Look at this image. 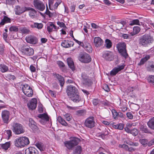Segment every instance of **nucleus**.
<instances>
[{
	"label": "nucleus",
	"instance_id": "nucleus-1",
	"mask_svg": "<svg viewBox=\"0 0 154 154\" xmlns=\"http://www.w3.org/2000/svg\"><path fill=\"white\" fill-rule=\"evenodd\" d=\"M139 41L140 45L144 47H147L153 42V39L150 35L145 34L140 37Z\"/></svg>",
	"mask_w": 154,
	"mask_h": 154
},
{
	"label": "nucleus",
	"instance_id": "nucleus-2",
	"mask_svg": "<svg viewBox=\"0 0 154 154\" xmlns=\"http://www.w3.org/2000/svg\"><path fill=\"white\" fill-rule=\"evenodd\" d=\"M70 140L64 142L65 146L69 149H72L75 146L77 145L80 140L77 137H71Z\"/></svg>",
	"mask_w": 154,
	"mask_h": 154
},
{
	"label": "nucleus",
	"instance_id": "nucleus-3",
	"mask_svg": "<svg viewBox=\"0 0 154 154\" xmlns=\"http://www.w3.org/2000/svg\"><path fill=\"white\" fill-rule=\"evenodd\" d=\"M29 143V138L26 137H19L16 139L14 141L15 145L18 147H22Z\"/></svg>",
	"mask_w": 154,
	"mask_h": 154
},
{
	"label": "nucleus",
	"instance_id": "nucleus-4",
	"mask_svg": "<svg viewBox=\"0 0 154 154\" xmlns=\"http://www.w3.org/2000/svg\"><path fill=\"white\" fill-rule=\"evenodd\" d=\"M117 48L121 56L126 59L128 57V54L126 49V44L124 42H120L116 45Z\"/></svg>",
	"mask_w": 154,
	"mask_h": 154
},
{
	"label": "nucleus",
	"instance_id": "nucleus-5",
	"mask_svg": "<svg viewBox=\"0 0 154 154\" xmlns=\"http://www.w3.org/2000/svg\"><path fill=\"white\" fill-rule=\"evenodd\" d=\"M20 51L23 55L27 56L32 55L34 54V49L27 45H23L20 48Z\"/></svg>",
	"mask_w": 154,
	"mask_h": 154
},
{
	"label": "nucleus",
	"instance_id": "nucleus-6",
	"mask_svg": "<svg viewBox=\"0 0 154 154\" xmlns=\"http://www.w3.org/2000/svg\"><path fill=\"white\" fill-rule=\"evenodd\" d=\"M12 127L13 131L16 134H19L25 131L23 125L19 123H14L12 125Z\"/></svg>",
	"mask_w": 154,
	"mask_h": 154
},
{
	"label": "nucleus",
	"instance_id": "nucleus-7",
	"mask_svg": "<svg viewBox=\"0 0 154 154\" xmlns=\"http://www.w3.org/2000/svg\"><path fill=\"white\" fill-rule=\"evenodd\" d=\"M66 92L68 96H79L78 94V90L72 85L67 86Z\"/></svg>",
	"mask_w": 154,
	"mask_h": 154
},
{
	"label": "nucleus",
	"instance_id": "nucleus-8",
	"mask_svg": "<svg viewBox=\"0 0 154 154\" xmlns=\"http://www.w3.org/2000/svg\"><path fill=\"white\" fill-rule=\"evenodd\" d=\"M22 89L23 92L26 96H31L33 94L32 88L27 84H23Z\"/></svg>",
	"mask_w": 154,
	"mask_h": 154
},
{
	"label": "nucleus",
	"instance_id": "nucleus-9",
	"mask_svg": "<svg viewBox=\"0 0 154 154\" xmlns=\"http://www.w3.org/2000/svg\"><path fill=\"white\" fill-rule=\"evenodd\" d=\"M79 60L81 62L84 63H88L91 61V58L88 54L84 53L79 55Z\"/></svg>",
	"mask_w": 154,
	"mask_h": 154
},
{
	"label": "nucleus",
	"instance_id": "nucleus-10",
	"mask_svg": "<svg viewBox=\"0 0 154 154\" xmlns=\"http://www.w3.org/2000/svg\"><path fill=\"white\" fill-rule=\"evenodd\" d=\"M10 113L7 110L3 111L2 113V118L3 122L8 124L10 121Z\"/></svg>",
	"mask_w": 154,
	"mask_h": 154
},
{
	"label": "nucleus",
	"instance_id": "nucleus-11",
	"mask_svg": "<svg viewBox=\"0 0 154 154\" xmlns=\"http://www.w3.org/2000/svg\"><path fill=\"white\" fill-rule=\"evenodd\" d=\"M33 5L35 8L41 11H43L45 8L43 3L39 0H34Z\"/></svg>",
	"mask_w": 154,
	"mask_h": 154
},
{
	"label": "nucleus",
	"instance_id": "nucleus-12",
	"mask_svg": "<svg viewBox=\"0 0 154 154\" xmlns=\"http://www.w3.org/2000/svg\"><path fill=\"white\" fill-rule=\"evenodd\" d=\"M95 122L93 117H89L86 119L85 122V126L88 128H92L95 126Z\"/></svg>",
	"mask_w": 154,
	"mask_h": 154
},
{
	"label": "nucleus",
	"instance_id": "nucleus-13",
	"mask_svg": "<svg viewBox=\"0 0 154 154\" xmlns=\"http://www.w3.org/2000/svg\"><path fill=\"white\" fill-rule=\"evenodd\" d=\"M37 99L34 98L32 99L27 104L28 108L31 110L35 109L37 106Z\"/></svg>",
	"mask_w": 154,
	"mask_h": 154
},
{
	"label": "nucleus",
	"instance_id": "nucleus-14",
	"mask_svg": "<svg viewBox=\"0 0 154 154\" xmlns=\"http://www.w3.org/2000/svg\"><path fill=\"white\" fill-rule=\"evenodd\" d=\"M27 7H21L19 5H17L14 8L15 14L17 15H20L27 11Z\"/></svg>",
	"mask_w": 154,
	"mask_h": 154
},
{
	"label": "nucleus",
	"instance_id": "nucleus-15",
	"mask_svg": "<svg viewBox=\"0 0 154 154\" xmlns=\"http://www.w3.org/2000/svg\"><path fill=\"white\" fill-rule=\"evenodd\" d=\"M26 40L27 43L32 45L36 44L38 42L37 38L35 37L32 35L26 36Z\"/></svg>",
	"mask_w": 154,
	"mask_h": 154
},
{
	"label": "nucleus",
	"instance_id": "nucleus-16",
	"mask_svg": "<svg viewBox=\"0 0 154 154\" xmlns=\"http://www.w3.org/2000/svg\"><path fill=\"white\" fill-rule=\"evenodd\" d=\"M25 154H38L37 149L34 147H30L26 149L25 151Z\"/></svg>",
	"mask_w": 154,
	"mask_h": 154
},
{
	"label": "nucleus",
	"instance_id": "nucleus-17",
	"mask_svg": "<svg viewBox=\"0 0 154 154\" xmlns=\"http://www.w3.org/2000/svg\"><path fill=\"white\" fill-rule=\"evenodd\" d=\"M47 29L48 32L50 33L52 31L57 30L58 28L53 24V23L50 22L47 25Z\"/></svg>",
	"mask_w": 154,
	"mask_h": 154
},
{
	"label": "nucleus",
	"instance_id": "nucleus-18",
	"mask_svg": "<svg viewBox=\"0 0 154 154\" xmlns=\"http://www.w3.org/2000/svg\"><path fill=\"white\" fill-rule=\"evenodd\" d=\"M67 62L69 67L72 71H74L75 70V68L73 59L69 57L67 58Z\"/></svg>",
	"mask_w": 154,
	"mask_h": 154
},
{
	"label": "nucleus",
	"instance_id": "nucleus-19",
	"mask_svg": "<svg viewBox=\"0 0 154 154\" xmlns=\"http://www.w3.org/2000/svg\"><path fill=\"white\" fill-rule=\"evenodd\" d=\"M54 75L58 80L61 87H63L64 83L63 77L58 74H54Z\"/></svg>",
	"mask_w": 154,
	"mask_h": 154
},
{
	"label": "nucleus",
	"instance_id": "nucleus-20",
	"mask_svg": "<svg viewBox=\"0 0 154 154\" xmlns=\"http://www.w3.org/2000/svg\"><path fill=\"white\" fill-rule=\"evenodd\" d=\"M103 43V41L100 38L96 37L94 38V44L96 47H99L102 45Z\"/></svg>",
	"mask_w": 154,
	"mask_h": 154
},
{
	"label": "nucleus",
	"instance_id": "nucleus-21",
	"mask_svg": "<svg viewBox=\"0 0 154 154\" xmlns=\"http://www.w3.org/2000/svg\"><path fill=\"white\" fill-rule=\"evenodd\" d=\"M29 126L33 130L37 129L38 127L36 123L32 118L29 119Z\"/></svg>",
	"mask_w": 154,
	"mask_h": 154
},
{
	"label": "nucleus",
	"instance_id": "nucleus-22",
	"mask_svg": "<svg viewBox=\"0 0 154 154\" xmlns=\"http://www.w3.org/2000/svg\"><path fill=\"white\" fill-rule=\"evenodd\" d=\"M70 43L68 41L65 40L61 43V46L64 48H69L73 45V42H70Z\"/></svg>",
	"mask_w": 154,
	"mask_h": 154
},
{
	"label": "nucleus",
	"instance_id": "nucleus-23",
	"mask_svg": "<svg viewBox=\"0 0 154 154\" xmlns=\"http://www.w3.org/2000/svg\"><path fill=\"white\" fill-rule=\"evenodd\" d=\"M27 10H30L29 13V16L32 18H34L35 17L36 11L35 9L30 7H27Z\"/></svg>",
	"mask_w": 154,
	"mask_h": 154
},
{
	"label": "nucleus",
	"instance_id": "nucleus-24",
	"mask_svg": "<svg viewBox=\"0 0 154 154\" xmlns=\"http://www.w3.org/2000/svg\"><path fill=\"white\" fill-rule=\"evenodd\" d=\"M31 27L32 28H36L38 29H41L42 28L43 25L42 23L33 22V23L29 24Z\"/></svg>",
	"mask_w": 154,
	"mask_h": 154
},
{
	"label": "nucleus",
	"instance_id": "nucleus-25",
	"mask_svg": "<svg viewBox=\"0 0 154 154\" xmlns=\"http://www.w3.org/2000/svg\"><path fill=\"white\" fill-rule=\"evenodd\" d=\"M11 19L10 18L4 15L3 16V18L0 24L3 25L5 23H10L11 22Z\"/></svg>",
	"mask_w": 154,
	"mask_h": 154
},
{
	"label": "nucleus",
	"instance_id": "nucleus-26",
	"mask_svg": "<svg viewBox=\"0 0 154 154\" xmlns=\"http://www.w3.org/2000/svg\"><path fill=\"white\" fill-rule=\"evenodd\" d=\"M140 131L145 133H151L147 126L145 125H140Z\"/></svg>",
	"mask_w": 154,
	"mask_h": 154
},
{
	"label": "nucleus",
	"instance_id": "nucleus-27",
	"mask_svg": "<svg viewBox=\"0 0 154 154\" xmlns=\"http://www.w3.org/2000/svg\"><path fill=\"white\" fill-rule=\"evenodd\" d=\"M37 117L41 119L45 120V121H48L49 120V117L48 115L45 113L42 114L38 115Z\"/></svg>",
	"mask_w": 154,
	"mask_h": 154
},
{
	"label": "nucleus",
	"instance_id": "nucleus-28",
	"mask_svg": "<svg viewBox=\"0 0 154 154\" xmlns=\"http://www.w3.org/2000/svg\"><path fill=\"white\" fill-rule=\"evenodd\" d=\"M147 70L151 72H154V62L149 63L146 66Z\"/></svg>",
	"mask_w": 154,
	"mask_h": 154
},
{
	"label": "nucleus",
	"instance_id": "nucleus-29",
	"mask_svg": "<svg viewBox=\"0 0 154 154\" xmlns=\"http://www.w3.org/2000/svg\"><path fill=\"white\" fill-rule=\"evenodd\" d=\"M9 70L8 66L3 63L0 64V71L4 73Z\"/></svg>",
	"mask_w": 154,
	"mask_h": 154
},
{
	"label": "nucleus",
	"instance_id": "nucleus-30",
	"mask_svg": "<svg viewBox=\"0 0 154 154\" xmlns=\"http://www.w3.org/2000/svg\"><path fill=\"white\" fill-rule=\"evenodd\" d=\"M140 27L137 26H134L133 28V31L130 33L131 35H134L138 34L140 31Z\"/></svg>",
	"mask_w": 154,
	"mask_h": 154
},
{
	"label": "nucleus",
	"instance_id": "nucleus-31",
	"mask_svg": "<svg viewBox=\"0 0 154 154\" xmlns=\"http://www.w3.org/2000/svg\"><path fill=\"white\" fill-rule=\"evenodd\" d=\"M147 124L149 128L154 130V117L149 119L147 122Z\"/></svg>",
	"mask_w": 154,
	"mask_h": 154
},
{
	"label": "nucleus",
	"instance_id": "nucleus-32",
	"mask_svg": "<svg viewBox=\"0 0 154 154\" xmlns=\"http://www.w3.org/2000/svg\"><path fill=\"white\" fill-rule=\"evenodd\" d=\"M103 58L109 61L112 60L111 55L108 52H105L103 54Z\"/></svg>",
	"mask_w": 154,
	"mask_h": 154
},
{
	"label": "nucleus",
	"instance_id": "nucleus-33",
	"mask_svg": "<svg viewBox=\"0 0 154 154\" xmlns=\"http://www.w3.org/2000/svg\"><path fill=\"white\" fill-rule=\"evenodd\" d=\"M20 30L23 34H28L30 32L29 29L25 27L20 28Z\"/></svg>",
	"mask_w": 154,
	"mask_h": 154
},
{
	"label": "nucleus",
	"instance_id": "nucleus-34",
	"mask_svg": "<svg viewBox=\"0 0 154 154\" xmlns=\"http://www.w3.org/2000/svg\"><path fill=\"white\" fill-rule=\"evenodd\" d=\"M150 58V56L149 55H146L144 57L141 59L138 65H142L146 61L149 59Z\"/></svg>",
	"mask_w": 154,
	"mask_h": 154
},
{
	"label": "nucleus",
	"instance_id": "nucleus-35",
	"mask_svg": "<svg viewBox=\"0 0 154 154\" xmlns=\"http://www.w3.org/2000/svg\"><path fill=\"white\" fill-rule=\"evenodd\" d=\"M57 64L63 72H64L66 71V70L64 68L65 65L63 62L60 61H58L57 62Z\"/></svg>",
	"mask_w": 154,
	"mask_h": 154
},
{
	"label": "nucleus",
	"instance_id": "nucleus-36",
	"mask_svg": "<svg viewBox=\"0 0 154 154\" xmlns=\"http://www.w3.org/2000/svg\"><path fill=\"white\" fill-rule=\"evenodd\" d=\"M147 81L151 85L154 86V75H149L147 79Z\"/></svg>",
	"mask_w": 154,
	"mask_h": 154
},
{
	"label": "nucleus",
	"instance_id": "nucleus-37",
	"mask_svg": "<svg viewBox=\"0 0 154 154\" xmlns=\"http://www.w3.org/2000/svg\"><path fill=\"white\" fill-rule=\"evenodd\" d=\"M35 145L41 151H44L45 149V147L43 143H36Z\"/></svg>",
	"mask_w": 154,
	"mask_h": 154
},
{
	"label": "nucleus",
	"instance_id": "nucleus-38",
	"mask_svg": "<svg viewBox=\"0 0 154 154\" xmlns=\"http://www.w3.org/2000/svg\"><path fill=\"white\" fill-rule=\"evenodd\" d=\"M86 112L85 109L79 110L76 112V114L79 116H83L85 115Z\"/></svg>",
	"mask_w": 154,
	"mask_h": 154
},
{
	"label": "nucleus",
	"instance_id": "nucleus-39",
	"mask_svg": "<svg viewBox=\"0 0 154 154\" xmlns=\"http://www.w3.org/2000/svg\"><path fill=\"white\" fill-rule=\"evenodd\" d=\"M57 120L60 123L63 125L65 126H66L67 125V123L62 118L61 116H59L57 118Z\"/></svg>",
	"mask_w": 154,
	"mask_h": 154
},
{
	"label": "nucleus",
	"instance_id": "nucleus-40",
	"mask_svg": "<svg viewBox=\"0 0 154 154\" xmlns=\"http://www.w3.org/2000/svg\"><path fill=\"white\" fill-rule=\"evenodd\" d=\"M84 76L83 74H82V77L83 80V84L89 86L90 84V81L87 79V77H84Z\"/></svg>",
	"mask_w": 154,
	"mask_h": 154
},
{
	"label": "nucleus",
	"instance_id": "nucleus-41",
	"mask_svg": "<svg viewBox=\"0 0 154 154\" xmlns=\"http://www.w3.org/2000/svg\"><path fill=\"white\" fill-rule=\"evenodd\" d=\"M82 151V148L80 146H77L73 152L74 154H80Z\"/></svg>",
	"mask_w": 154,
	"mask_h": 154
},
{
	"label": "nucleus",
	"instance_id": "nucleus-42",
	"mask_svg": "<svg viewBox=\"0 0 154 154\" xmlns=\"http://www.w3.org/2000/svg\"><path fill=\"white\" fill-rule=\"evenodd\" d=\"M69 100L75 103H78L81 100L80 97H69Z\"/></svg>",
	"mask_w": 154,
	"mask_h": 154
},
{
	"label": "nucleus",
	"instance_id": "nucleus-43",
	"mask_svg": "<svg viewBox=\"0 0 154 154\" xmlns=\"http://www.w3.org/2000/svg\"><path fill=\"white\" fill-rule=\"evenodd\" d=\"M140 23H142L141 22H140L139 21L138 19H134L130 21V24L131 26L134 25H140Z\"/></svg>",
	"mask_w": 154,
	"mask_h": 154
},
{
	"label": "nucleus",
	"instance_id": "nucleus-44",
	"mask_svg": "<svg viewBox=\"0 0 154 154\" xmlns=\"http://www.w3.org/2000/svg\"><path fill=\"white\" fill-rule=\"evenodd\" d=\"M5 77L6 79L8 80H14L15 79V77L14 75H11L10 74H8L5 75Z\"/></svg>",
	"mask_w": 154,
	"mask_h": 154
},
{
	"label": "nucleus",
	"instance_id": "nucleus-45",
	"mask_svg": "<svg viewBox=\"0 0 154 154\" xmlns=\"http://www.w3.org/2000/svg\"><path fill=\"white\" fill-rule=\"evenodd\" d=\"M120 103V104L119 105V107H120L122 106H126L127 105V101L125 99H124L123 100H122L121 99L119 98Z\"/></svg>",
	"mask_w": 154,
	"mask_h": 154
},
{
	"label": "nucleus",
	"instance_id": "nucleus-46",
	"mask_svg": "<svg viewBox=\"0 0 154 154\" xmlns=\"http://www.w3.org/2000/svg\"><path fill=\"white\" fill-rule=\"evenodd\" d=\"M105 44L106 47L108 48H110L112 46V42L109 39H107L106 40Z\"/></svg>",
	"mask_w": 154,
	"mask_h": 154
},
{
	"label": "nucleus",
	"instance_id": "nucleus-47",
	"mask_svg": "<svg viewBox=\"0 0 154 154\" xmlns=\"http://www.w3.org/2000/svg\"><path fill=\"white\" fill-rule=\"evenodd\" d=\"M10 146V142H8L2 145V147L5 150H7Z\"/></svg>",
	"mask_w": 154,
	"mask_h": 154
},
{
	"label": "nucleus",
	"instance_id": "nucleus-48",
	"mask_svg": "<svg viewBox=\"0 0 154 154\" xmlns=\"http://www.w3.org/2000/svg\"><path fill=\"white\" fill-rule=\"evenodd\" d=\"M111 111L113 118L115 119H118V112H117L116 110L114 109H112Z\"/></svg>",
	"mask_w": 154,
	"mask_h": 154
},
{
	"label": "nucleus",
	"instance_id": "nucleus-49",
	"mask_svg": "<svg viewBox=\"0 0 154 154\" xmlns=\"http://www.w3.org/2000/svg\"><path fill=\"white\" fill-rule=\"evenodd\" d=\"M119 72L116 67L114 68L111 71L110 74L112 76L115 75Z\"/></svg>",
	"mask_w": 154,
	"mask_h": 154
},
{
	"label": "nucleus",
	"instance_id": "nucleus-50",
	"mask_svg": "<svg viewBox=\"0 0 154 154\" xmlns=\"http://www.w3.org/2000/svg\"><path fill=\"white\" fill-rule=\"evenodd\" d=\"M92 102L94 105L96 106L97 105H100L101 101L98 99H95L93 100Z\"/></svg>",
	"mask_w": 154,
	"mask_h": 154
},
{
	"label": "nucleus",
	"instance_id": "nucleus-51",
	"mask_svg": "<svg viewBox=\"0 0 154 154\" xmlns=\"http://www.w3.org/2000/svg\"><path fill=\"white\" fill-rule=\"evenodd\" d=\"M138 133V130L136 128H134L131 130L130 134H132L134 136H136Z\"/></svg>",
	"mask_w": 154,
	"mask_h": 154
},
{
	"label": "nucleus",
	"instance_id": "nucleus-52",
	"mask_svg": "<svg viewBox=\"0 0 154 154\" xmlns=\"http://www.w3.org/2000/svg\"><path fill=\"white\" fill-rule=\"evenodd\" d=\"M18 30V29L17 26H12L9 29V30L11 32H17Z\"/></svg>",
	"mask_w": 154,
	"mask_h": 154
},
{
	"label": "nucleus",
	"instance_id": "nucleus-53",
	"mask_svg": "<svg viewBox=\"0 0 154 154\" xmlns=\"http://www.w3.org/2000/svg\"><path fill=\"white\" fill-rule=\"evenodd\" d=\"M148 140L146 139H142L139 140V142L143 145L147 144Z\"/></svg>",
	"mask_w": 154,
	"mask_h": 154
},
{
	"label": "nucleus",
	"instance_id": "nucleus-54",
	"mask_svg": "<svg viewBox=\"0 0 154 154\" xmlns=\"http://www.w3.org/2000/svg\"><path fill=\"white\" fill-rule=\"evenodd\" d=\"M125 66V65L124 63H123L122 65H118L117 67H116L118 69L119 72L120 71L122 70L123 69Z\"/></svg>",
	"mask_w": 154,
	"mask_h": 154
},
{
	"label": "nucleus",
	"instance_id": "nucleus-55",
	"mask_svg": "<svg viewBox=\"0 0 154 154\" xmlns=\"http://www.w3.org/2000/svg\"><path fill=\"white\" fill-rule=\"evenodd\" d=\"M6 3L9 5H13L16 2V0H6Z\"/></svg>",
	"mask_w": 154,
	"mask_h": 154
},
{
	"label": "nucleus",
	"instance_id": "nucleus-56",
	"mask_svg": "<svg viewBox=\"0 0 154 154\" xmlns=\"http://www.w3.org/2000/svg\"><path fill=\"white\" fill-rule=\"evenodd\" d=\"M48 7H47L46 10L45 12V14L47 15L49 17H51L53 16V14L51 13L48 10Z\"/></svg>",
	"mask_w": 154,
	"mask_h": 154
},
{
	"label": "nucleus",
	"instance_id": "nucleus-57",
	"mask_svg": "<svg viewBox=\"0 0 154 154\" xmlns=\"http://www.w3.org/2000/svg\"><path fill=\"white\" fill-rule=\"evenodd\" d=\"M85 48L87 51L89 53L92 52V48L90 45H87Z\"/></svg>",
	"mask_w": 154,
	"mask_h": 154
},
{
	"label": "nucleus",
	"instance_id": "nucleus-58",
	"mask_svg": "<svg viewBox=\"0 0 154 154\" xmlns=\"http://www.w3.org/2000/svg\"><path fill=\"white\" fill-rule=\"evenodd\" d=\"M126 143L130 146H138L139 144L137 143H134L132 142H126Z\"/></svg>",
	"mask_w": 154,
	"mask_h": 154
},
{
	"label": "nucleus",
	"instance_id": "nucleus-59",
	"mask_svg": "<svg viewBox=\"0 0 154 154\" xmlns=\"http://www.w3.org/2000/svg\"><path fill=\"white\" fill-rule=\"evenodd\" d=\"M100 103L103 106H108L110 105V103L107 100L103 101H101Z\"/></svg>",
	"mask_w": 154,
	"mask_h": 154
},
{
	"label": "nucleus",
	"instance_id": "nucleus-60",
	"mask_svg": "<svg viewBox=\"0 0 154 154\" xmlns=\"http://www.w3.org/2000/svg\"><path fill=\"white\" fill-rule=\"evenodd\" d=\"M8 34L7 32H5L3 33V37L5 41L7 42H8V39L7 38Z\"/></svg>",
	"mask_w": 154,
	"mask_h": 154
},
{
	"label": "nucleus",
	"instance_id": "nucleus-61",
	"mask_svg": "<svg viewBox=\"0 0 154 154\" xmlns=\"http://www.w3.org/2000/svg\"><path fill=\"white\" fill-rule=\"evenodd\" d=\"M53 2L52 0H50L48 2V5L50 10H53V8L52 7H51V6L53 5Z\"/></svg>",
	"mask_w": 154,
	"mask_h": 154
},
{
	"label": "nucleus",
	"instance_id": "nucleus-62",
	"mask_svg": "<svg viewBox=\"0 0 154 154\" xmlns=\"http://www.w3.org/2000/svg\"><path fill=\"white\" fill-rule=\"evenodd\" d=\"M126 22L124 21H121L118 23L119 26L121 28H123V27L126 24Z\"/></svg>",
	"mask_w": 154,
	"mask_h": 154
},
{
	"label": "nucleus",
	"instance_id": "nucleus-63",
	"mask_svg": "<svg viewBox=\"0 0 154 154\" xmlns=\"http://www.w3.org/2000/svg\"><path fill=\"white\" fill-rule=\"evenodd\" d=\"M120 35L121 37L123 38L124 39H128L130 36L129 35L125 34H121Z\"/></svg>",
	"mask_w": 154,
	"mask_h": 154
},
{
	"label": "nucleus",
	"instance_id": "nucleus-64",
	"mask_svg": "<svg viewBox=\"0 0 154 154\" xmlns=\"http://www.w3.org/2000/svg\"><path fill=\"white\" fill-rule=\"evenodd\" d=\"M61 2V1H60L56 2L53 6V9H56L58 5L60 4Z\"/></svg>",
	"mask_w": 154,
	"mask_h": 154
}]
</instances>
